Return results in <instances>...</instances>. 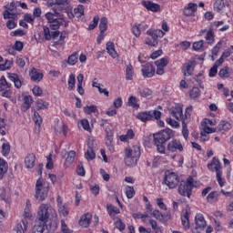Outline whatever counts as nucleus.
I'll return each mask as SVG.
<instances>
[{
    "label": "nucleus",
    "instance_id": "1",
    "mask_svg": "<svg viewBox=\"0 0 233 233\" xmlns=\"http://www.w3.org/2000/svg\"><path fill=\"white\" fill-rule=\"evenodd\" d=\"M51 221L50 230L57 228V211L48 204H42L38 208L36 222L46 225Z\"/></svg>",
    "mask_w": 233,
    "mask_h": 233
},
{
    "label": "nucleus",
    "instance_id": "2",
    "mask_svg": "<svg viewBox=\"0 0 233 233\" xmlns=\"http://www.w3.org/2000/svg\"><path fill=\"white\" fill-rule=\"evenodd\" d=\"M139 157H141V146L135 145L131 147H127L125 149V163L127 167H135L137 165L139 161Z\"/></svg>",
    "mask_w": 233,
    "mask_h": 233
},
{
    "label": "nucleus",
    "instance_id": "3",
    "mask_svg": "<svg viewBox=\"0 0 233 233\" xmlns=\"http://www.w3.org/2000/svg\"><path fill=\"white\" fill-rule=\"evenodd\" d=\"M35 192L36 199L45 201L48 198V192H50V184L43 178H38L35 183Z\"/></svg>",
    "mask_w": 233,
    "mask_h": 233
},
{
    "label": "nucleus",
    "instance_id": "4",
    "mask_svg": "<svg viewBox=\"0 0 233 233\" xmlns=\"http://www.w3.org/2000/svg\"><path fill=\"white\" fill-rule=\"evenodd\" d=\"M196 185H194V178L189 177L187 181H181L178 187V194L180 196H186L187 198H190L192 195V188H194Z\"/></svg>",
    "mask_w": 233,
    "mask_h": 233
},
{
    "label": "nucleus",
    "instance_id": "5",
    "mask_svg": "<svg viewBox=\"0 0 233 233\" xmlns=\"http://www.w3.org/2000/svg\"><path fill=\"white\" fill-rule=\"evenodd\" d=\"M153 137L154 141L158 143H167V141L174 137V131L169 128L164 129L157 134H154Z\"/></svg>",
    "mask_w": 233,
    "mask_h": 233
},
{
    "label": "nucleus",
    "instance_id": "6",
    "mask_svg": "<svg viewBox=\"0 0 233 233\" xmlns=\"http://www.w3.org/2000/svg\"><path fill=\"white\" fill-rule=\"evenodd\" d=\"M207 228V220L203 214L198 213L195 217V228L192 229L193 233H202Z\"/></svg>",
    "mask_w": 233,
    "mask_h": 233
},
{
    "label": "nucleus",
    "instance_id": "7",
    "mask_svg": "<svg viewBox=\"0 0 233 233\" xmlns=\"http://www.w3.org/2000/svg\"><path fill=\"white\" fill-rule=\"evenodd\" d=\"M164 183L168 188H176L179 185V177L174 172H167L166 173Z\"/></svg>",
    "mask_w": 233,
    "mask_h": 233
},
{
    "label": "nucleus",
    "instance_id": "8",
    "mask_svg": "<svg viewBox=\"0 0 233 233\" xmlns=\"http://www.w3.org/2000/svg\"><path fill=\"white\" fill-rule=\"evenodd\" d=\"M5 10L3 13L4 19H17V14L12 13L17 6L14 2H11L5 5Z\"/></svg>",
    "mask_w": 233,
    "mask_h": 233
},
{
    "label": "nucleus",
    "instance_id": "9",
    "mask_svg": "<svg viewBox=\"0 0 233 233\" xmlns=\"http://www.w3.org/2000/svg\"><path fill=\"white\" fill-rule=\"evenodd\" d=\"M190 214H192V211L188 207L182 210L181 223L185 230H188V228H190Z\"/></svg>",
    "mask_w": 233,
    "mask_h": 233
},
{
    "label": "nucleus",
    "instance_id": "10",
    "mask_svg": "<svg viewBox=\"0 0 233 233\" xmlns=\"http://www.w3.org/2000/svg\"><path fill=\"white\" fill-rule=\"evenodd\" d=\"M168 154H174V152H183V144L177 139H173L167 144Z\"/></svg>",
    "mask_w": 233,
    "mask_h": 233
},
{
    "label": "nucleus",
    "instance_id": "11",
    "mask_svg": "<svg viewBox=\"0 0 233 233\" xmlns=\"http://www.w3.org/2000/svg\"><path fill=\"white\" fill-rule=\"evenodd\" d=\"M203 34H206L204 39H206L208 45H214V43H216V35H214V30L212 28L202 29L200 31V35H203Z\"/></svg>",
    "mask_w": 233,
    "mask_h": 233
},
{
    "label": "nucleus",
    "instance_id": "12",
    "mask_svg": "<svg viewBox=\"0 0 233 233\" xmlns=\"http://www.w3.org/2000/svg\"><path fill=\"white\" fill-rule=\"evenodd\" d=\"M141 73L144 77H154L156 75V69L150 63H147L142 66Z\"/></svg>",
    "mask_w": 233,
    "mask_h": 233
},
{
    "label": "nucleus",
    "instance_id": "13",
    "mask_svg": "<svg viewBox=\"0 0 233 233\" xmlns=\"http://www.w3.org/2000/svg\"><path fill=\"white\" fill-rule=\"evenodd\" d=\"M208 168L210 172H216V174H220L221 172V163L219 162V158L214 157L211 160V163L208 164Z\"/></svg>",
    "mask_w": 233,
    "mask_h": 233
},
{
    "label": "nucleus",
    "instance_id": "14",
    "mask_svg": "<svg viewBox=\"0 0 233 233\" xmlns=\"http://www.w3.org/2000/svg\"><path fill=\"white\" fill-rule=\"evenodd\" d=\"M155 65L157 66L156 74L157 76H163V74H165V66L168 65V60L167 58H161L157 60Z\"/></svg>",
    "mask_w": 233,
    "mask_h": 233
},
{
    "label": "nucleus",
    "instance_id": "15",
    "mask_svg": "<svg viewBox=\"0 0 233 233\" xmlns=\"http://www.w3.org/2000/svg\"><path fill=\"white\" fill-rule=\"evenodd\" d=\"M171 116L175 117L177 121L185 120V116H183V107H181V105H176L171 109Z\"/></svg>",
    "mask_w": 233,
    "mask_h": 233
},
{
    "label": "nucleus",
    "instance_id": "16",
    "mask_svg": "<svg viewBox=\"0 0 233 233\" xmlns=\"http://www.w3.org/2000/svg\"><path fill=\"white\" fill-rule=\"evenodd\" d=\"M90 223H92V214L90 213L82 215L78 221V224L83 228H88V227H90Z\"/></svg>",
    "mask_w": 233,
    "mask_h": 233
},
{
    "label": "nucleus",
    "instance_id": "17",
    "mask_svg": "<svg viewBox=\"0 0 233 233\" xmlns=\"http://www.w3.org/2000/svg\"><path fill=\"white\" fill-rule=\"evenodd\" d=\"M43 34L44 37L46 41H50V39L59 37V31L50 32V27L44 25L43 26Z\"/></svg>",
    "mask_w": 233,
    "mask_h": 233
},
{
    "label": "nucleus",
    "instance_id": "18",
    "mask_svg": "<svg viewBox=\"0 0 233 233\" xmlns=\"http://www.w3.org/2000/svg\"><path fill=\"white\" fill-rule=\"evenodd\" d=\"M137 117L143 123H147V121H152V119H154L152 111L140 112L137 115Z\"/></svg>",
    "mask_w": 233,
    "mask_h": 233
},
{
    "label": "nucleus",
    "instance_id": "19",
    "mask_svg": "<svg viewBox=\"0 0 233 233\" xmlns=\"http://www.w3.org/2000/svg\"><path fill=\"white\" fill-rule=\"evenodd\" d=\"M106 50L107 54H109V56L113 57V59L118 57L117 51H116V45L114 44V42H107L106 44Z\"/></svg>",
    "mask_w": 233,
    "mask_h": 233
},
{
    "label": "nucleus",
    "instance_id": "20",
    "mask_svg": "<svg viewBox=\"0 0 233 233\" xmlns=\"http://www.w3.org/2000/svg\"><path fill=\"white\" fill-rule=\"evenodd\" d=\"M152 218L158 219L159 221H163V219H170V212H167L166 214L160 213L158 209H154L151 212Z\"/></svg>",
    "mask_w": 233,
    "mask_h": 233
},
{
    "label": "nucleus",
    "instance_id": "21",
    "mask_svg": "<svg viewBox=\"0 0 233 233\" xmlns=\"http://www.w3.org/2000/svg\"><path fill=\"white\" fill-rule=\"evenodd\" d=\"M147 35H150V37H152V39H156V41H157L158 37L165 36V32H163L161 29H148L147 31Z\"/></svg>",
    "mask_w": 233,
    "mask_h": 233
},
{
    "label": "nucleus",
    "instance_id": "22",
    "mask_svg": "<svg viewBox=\"0 0 233 233\" xmlns=\"http://www.w3.org/2000/svg\"><path fill=\"white\" fill-rule=\"evenodd\" d=\"M63 25H66V21L62 17H58L56 20L53 21V23L49 24V28L57 32L56 30H59V27L63 26Z\"/></svg>",
    "mask_w": 233,
    "mask_h": 233
},
{
    "label": "nucleus",
    "instance_id": "23",
    "mask_svg": "<svg viewBox=\"0 0 233 233\" xmlns=\"http://www.w3.org/2000/svg\"><path fill=\"white\" fill-rule=\"evenodd\" d=\"M182 72H183L184 76H192V72H194V62L189 61V62L186 63L182 66Z\"/></svg>",
    "mask_w": 233,
    "mask_h": 233
},
{
    "label": "nucleus",
    "instance_id": "24",
    "mask_svg": "<svg viewBox=\"0 0 233 233\" xmlns=\"http://www.w3.org/2000/svg\"><path fill=\"white\" fill-rule=\"evenodd\" d=\"M25 165L26 168H33L35 166V155L34 153L25 157Z\"/></svg>",
    "mask_w": 233,
    "mask_h": 233
},
{
    "label": "nucleus",
    "instance_id": "25",
    "mask_svg": "<svg viewBox=\"0 0 233 233\" xmlns=\"http://www.w3.org/2000/svg\"><path fill=\"white\" fill-rule=\"evenodd\" d=\"M33 103H34V98L32 97V96H25L24 102L21 106L22 111L26 112V110H28L30 106H32Z\"/></svg>",
    "mask_w": 233,
    "mask_h": 233
},
{
    "label": "nucleus",
    "instance_id": "26",
    "mask_svg": "<svg viewBox=\"0 0 233 233\" xmlns=\"http://www.w3.org/2000/svg\"><path fill=\"white\" fill-rule=\"evenodd\" d=\"M155 143V147H157V152H158V154H164V156H169L168 154V146H167V147H165V143L163 142H157V141H154Z\"/></svg>",
    "mask_w": 233,
    "mask_h": 233
},
{
    "label": "nucleus",
    "instance_id": "27",
    "mask_svg": "<svg viewBox=\"0 0 233 233\" xmlns=\"http://www.w3.org/2000/svg\"><path fill=\"white\" fill-rule=\"evenodd\" d=\"M196 10H198V4L189 3L187 6L184 9V15H194Z\"/></svg>",
    "mask_w": 233,
    "mask_h": 233
},
{
    "label": "nucleus",
    "instance_id": "28",
    "mask_svg": "<svg viewBox=\"0 0 233 233\" xmlns=\"http://www.w3.org/2000/svg\"><path fill=\"white\" fill-rule=\"evenodd\" d=\"M142 5L147 8V10H150L151 12H159L160 6L157 4H154L150 1H143Z\"/></svg>",
    "mask_w": 233,
    "mask_h": 233
},
{
    "label": "nucleus",
    "instance_id": "29",
    "mask_svg": "<svg viewBox=\"0 0 233 233\" xmlns=\"http://www.w3.org/2000/svg\"><path fill=\"white\" fill-rule=\"evenodd\" d=\"M134 137H136L134 130L129 129L125 135L119 137V140L122 141V143H127V141H130V139H134Z\"/></svg>",
    "mask_w": 233,
    "mask_h": 233
},
{
    "label": "nucleus",
    "instance_id": "30",
    "mask_svg": "<svg viewBox=\"0 0 233 233\" xmlns=\"http://www.w3.org/2000/svg\"><path fill=\"white\" fill-rule=\"evenodd\" d=\"M6 172H8V163L4 158H0V179L5 177Z\"/></svg>",
    "mask_w": 233,
    "mask_h": 233
},
{
    "label": "nucleus",
    "instance_id": "31",
    "mask_svg": "<svg viewBox=\"0 0 233 233\" xmlns=\"http://www.w3.org/2000/svg\"><path fill=\"white\" fill-rule=\"evenodd\" d=\"M107 213L109 214L110 218H113V219L117 216V214H120L119 208H116V206L112 204L106 205Z\"/></svg>",
    "mask_w": 233,
    "mask_h": 233
},
{
    "label": "nucleus",
    "instance_id": "32",
    "mask_svg": "<svg viewBox=\"0 0 233 233\" xmlns=\"http://www.w3.org/2000/svg\"><path fill=\"white\" fill-rule=\"evenodd\" d=\"M8 77L10 81H13L16 88H21V86H23V84L21 83V79L19 78V76L17 74L11 73L8 75Z\"/></svg>",
    "mask_w": 233,
    "mask_h": 233
},
{
    "label": "nucleus",
    "instance_id": "33",
    "mask_svg": "<svg viewBox=\"0 0 233 233\" xmlns=\"http://www.w3.org/2000/svg\"><path fill=\"white\" fill-rule=\"evenodd\" d=\"M28 228V223L26 221H22L16 224L15 231L16 233H25Z\"/></svg>",
    "mask_w": 233,
    "mask_h": 233
},
{
    "label": "nucleus",
    "instance_id": "34",
    "mask_svg": "<svg viewBox=\"0 0 233 233\" xmlns=\"http://www.w3.org/2000/svg\"><path fill=\"white\" fill-rule=\"evenodd\" d=\"M30 77L32 81H41L43 79V73H39L37 69L33 68L30 72Z\"/></svg>",
    "mask_w": 233,
    "mask_h": 233
},
{
    "label": "nucleus",
    "instance_id": "35",
    "mask_svg": "<svg viewBox=\"0 0 233 233\" xmlns=\"http://www.w3.org/2000/svg\"><path fill=\"white\" fill-rule=\"evenodd\" d=\"M76 159V151L71 150L67 153V157L66 158V162H65V166L66 167H70V165H72V163H74Z\"/></svg>",
    "mask_w": 233,
    "mask_h": 233
},
{
    "label": "nucleus",
    "instance_id": "36",
    "mask_svg": "<svg viewBox=\"0 0 233 233\" xmlns=\"http://www.w3.org/2000/svg\"><path fill=\"white\" fill-rule=\"evenodd\" d=\"M45 228H46V224L35 221L32 233H44Z\"/></svg>",
    "mask_w": 233,
    "mask_h": 233
},
{
    "label": "nucleus",
    "instance_id": "37",
    "mask_svg": "<svg viewBox=\"0 0 233 233\" xmlns=\"http://www.w3.org/2000/svg\"><path fill=\"white\" fill-rule=\"evenodd\" d=\"M106 30H108V19L106 17H102L99 23V32L105 34Z\"/></svg>",
    "mask_w": 233,
    "mask_h": 233
},
{
    "label": "nucleus",
    "instance_id": "38",
    "mask_svg": "<svg viewBox=\"0 0 233 233\" xmlns=\"http://www.w3.org/2000/svg\"><path fill=\"white\" fill-rule=\"evenodd\" d=\"M230 128H232V126L227 121H221L218 126L219 132H227L228 130H230Z\"/></svg>",
    "mask_w": 233,
    "mask_h": 233
},
{
    "label": "nucleus",
    "instance_id": "39",
    "mask_svg": "<svg viewBox=\"0 0 233 233\" xmlns=\"http://www.w3.org/2000/svg\"><path fill=\"white\" fill-rule=\"evenodd\" d=\"M35 106L37 110H46V108L50 106V104L43 99H38L35 103Z\"/></svg>",
    "mask_w": 233,
    "mask_h": 233
},
{
    "label": "nucleus",
    "instance_id": "40",
    "mask_svg": "<svg viewBox=\"0 0 233 233\" xmlns=\"http://www.w3.org/2000/svg\"><path fill=\"white\" fill-rule=\"evenodd\" d=\"M152 89L148 87L138 88V95L140 97H149V96H152Z\"/></svg>",
    "mask_w": 233,
    "mask_h": 233
},
{
    "label": "nucleus",
    "instance_id": "41",
    "mask_svg": "<svg viewBox=\"0 0 233 233\" xmlns=\"http://www.w3.org/2000/svg\"><path fill=\"white\" fill-rule=\"evenodd\" d=\"M79 59V54L77 52L73 53L71 56H69L67 59V65H70V66H74L77 63Z\"/></svg>",
    "mask_w": 233,
    "mask_h": 233
},
{
    "label": "nucleus",
    "instance_id": "42",
    "mask_svg": "<svg viewBox=\"0 0 233 233\" xmlns=\"http://www.w3.org/2000/svg\"><path fill=\"white\" fill-rule=\"evenodd\" d=\"M125 193L127 199H132V198L136 196V189H134V187L132 186H126Z\"/></svg>",
    "mask_w": 233,
    "mask_h": 233
},
{
    "label": "nucleus",
    "instance_id": "43",
    "mask_svg": "<svg viewBox=\"0 0 233 233\" xmlns=\"http://www.w3.org/2000/svg\"><path fill=\"white\" fill-rule=\"evenodd\" d=\"M133 77H134V67H132V65H127L126 68V79L127 81H132Z\"/></svg>",
    "mask_w": 233,
    "mask_h": 233
},
{
    "label": "nucleus",
    "instance_id": "44",
    "mask_svg": "<svg viewBox=\"0 0 233 233\" xmlns=\"http://www.w3.org/2000/svg\"><path fill=\"white\" fill-rule=\"evenodd\" d=\"M84 112L87 116H90L92 114H96V112H97V106H94V105L86 106H84Z\"/></svg>",
    "mask_w": 233,
    "mask_h": 233
},
{
    "label": "nucleus",
    "instance_id": "45",
    "mask_svg": "<svg viewBox=\"0 0 233 233\" xmlns=\"http://www.w3.org/2000/svg\"><path fill=\"white\" fill-rule=\"evenodd\" d=\"M58 211L60 216H64V218H66V216H67L68 213L70 212L68 208L60 202H58Z\"/></svg>",
    "mask_w": 233,
    "mask_h": 233
},
{
    "label": "nucleus",
    "instance_id": "46",
    "mask_svg": "<svg viewBox=\"0 0 233 233\" xmlns=\"http://www.w3.org/2000/svg\"><path fill=\"white\" fill-rule=\"evenodd\" d=\"M67 85H68V90H74L76 88V75L71 74L69 76Z\"/></svg>",
    "mask_w": 233,
    "mask_h": 233
},
{
    "label": "nucleus",
    "instance_id": "47",
    "mask_svg": "<svg viewBox=\"0 0 233 233\" xmlns=\"http://www.w3.org/2000/svg\"><path fill=\"white\" fill-rule=\"evenodd\" d=\"M10 88V84L6 81V78L5 76H2L0 78V92H3L5 90H8Z\"/></svg>",
    "mask_w": 233,
    "mask_h": 233
},
{
    "label": "nucleus",
    "instance_id": "48",
    "mask_svg": "<svg viewBox=\"0 0 233 233\" xmlns=\"http://www.w3.org/2000/svg\"><path fill=\"white\" fill-rule=\"evenodd\" d=\"M149 223H150L152 229L154 230L155 233H163V228L157 227V222L156 220L150 219Z\"/></svg>",
    "mask_w": 233,
    "mask_h": 233
},
{
    "label": "nucleus",
    "instance_id": "49",
    "mask_svg": "<svg viewBox=\"0 0 233 233\" xmlns=\"http://www.w3.org/2000/svg\"><path fill=\"white\" fill-rule=\"evenodd\" d=\"M225 8V2L223 0H217L214 3V10L215 12H221Z\"/></svg>",
    "mask_w": 233,
    "mask_h": 233
},
{
    "label": "nucleus",
    "instance_id": "50",
    "mask_svg": "<svg viewBox=\"0 0 233 233\" xmlns=\"http://www.w3.org/2000/svg\"><path fill=\"white\" fill-rule=\"evenodd\" d=\"M128 106H132V108H139V104H137V97L131 96L128 98Z\"/></svg>",
    "mask_w": 233,
    "mask_h": 233
},
{
    "label": "nucleus",
    "instance_id": "51",
    "mask_svg": "<svg viewBox=\"0 0 233 233\" xmlns=\"http://www.w3.org/2000/svg\"><path fill=\"white\" fill-rule=\"evenodd\" d=\"M86 159L87 161H92V159L96 158V153L94 152V149L92 147H88L86 154H85Z\"/></svg>",
    "mask_w": 233,
    "mask_h": 233
},
{
    "label": "nucleus",
    "instance_id": "52",
    "mask_svg": "<svg viewBox=\"0 0 233 233\" xmlns=\"http://www.w3.org/2000/svg\"><path fill=\"white\" fill-rule=\"evenodd\" d=\"M113 219L115 221V226L116 228H118V230H120V231L125 230L126 226H125V223H123V221H121V218H114Z\"/></svg>",
    "mask_w": 233,
    "mask_h": 233
},
{
    "label": "nucleus",
    "instance_id": "53",
    "mask_svg": "<svg viewBox=\"0 0 233 233\" xmlns=\"http://www.w3.org/2000/svg\"><path fill=\"white\" fill-rule=\"evenodd\" d=\"M45 17H46V19H47V22L49 23V25L51 23H53L54 21L59 19V17L57 16V14H53V13H50V12L46 13L45 15Z\"/></svg>",
    "mask_w": 233,
    "mask_h": 233
},
{
    "label": "nucleus",
    "instance_id": "54",
    "mask_svg": "<svg viewBox=\"0 0 233 233\" xmlns=\"http://www.w3.org/2000/svg\"><path fill=\"white\" fill-rule=\"evenodd\" d=\"M80 125L86 132H92V128H90V122H88V119L84 118L80 120Z\"/></svg>",
    "mask_w": 233,
    "mask_h": 233
},
{
    "label": "nucleus",
    "instance_id": "55",
    "mask_svg": "<svg viewBox=\"0 0 233 233\" xmlns=\"http://www.w3.org/2000/svg\"><path fill=\"white\" fill-rule=\"evenodd\" d=\"M9 19L6 22V27L8 28V30H14V28H15L17 26V22L15 21V19L17 18H7Z\"/></svg>",
    "mask_w": 233,
    "mask_h": 233
},
{
    "label": "nucleus",
    "instance_id": "56",
    "mask_svg": "<svg viewBox=\"0 0 233 233\" xmlns=\"http://www.w3.org/2000/svg\"><path fill=\"white\" fill-rule=\"evenodd\" d=\"M191 99H198L201 96V91L198 87H193L189 93Z\"/></svg>",
    "mask_w": 233,
    "mask_h": 233
},
{
    "label": "nucleus",
    "instance_id": "57",
    "mask_svg": "<svg viewBox=\"0 0 233 233\" xmlns=\"http://www.w3.org/2000/svg\"><path fill=\"white\" fill-rule=\"evenodd\" d=\"M203 45H205V41L199 40L193 43V50L196 52H199V50H203Z\"/></svg>",
    "mask_w": 233,
    "mask_h": 233
},
{
    "label": "nucleus",
    "instance_id": "58",
    "mask_svg": "<svg viewBox=\"0 0 233 233\" xmlns=\"http://www.w3.org/2000/svg\"><path fill=\"white\" fill-rule=\"evenodd\" d=\"M8 154H10V143L6 142L2 145V155L6 157Z\"/></svg>",
    "mask_w": 233,
    "mask_h": 233
},
{
    "label": "nucleus",
    "instance_id": "59",
    "mask_svg": "<svg viewBox=\"0 0 233 233\" xmlns=\"http://www.w3.org/2000/svg\"><path fill=\"white\" fill-rule=\"evenodd\" d=\"M74 14L76 17H81V15H84L85 14V7L82 5H79L74 9Z\"/></svg>",
    "mask_w": 233,
    "mask_h": 233
},
{
    "label": "nucleus",
    "instance_id": "60",
    "mask_svg": "<svg viewBox=\"0 0 233 233\" xmlns=\"http://www.w3.org/2000/svg\"><path fill=\"white\" fill-rule=\"evenodd\" d=\"M201 127H202L203 132L206 134H214V132H216L214 128L210 127V126L208 125H206L205 122L201 123Z\"/></svg>",
    "mask_w": 233,
    "mask_h": 233
},
{
    "label": "nucleus",
    "instance_id": "61",
    "mask_svg": "<svg viewBox=\"0 0 233 233\" xmlns=\"http://www.w3.org/2000/svg\"><path fill=\"white\" fill-rule=\"evenodd\" d=\"M12 60H5V64H0V70H9V68H12Z\"/></svg>",
    "mask_w": 233,
    "mask_h": 233
},
{
    "label": "nucleus",
    "instance_id": "62",
    "mask_svg": "<svg viewBox=\"0 0 233 233\" xmlns=\"http://www.w3.org/2000/svg\"><path fill=\"white\" fill-rule=\"evenodd\" d=\"M61 232L63 233H72V229L68 228V225H66V222L65 220H61Z\"/></svg>",
    "mask_w": 233,
    "mask_h": 233
},
{
    "label": "nucleus",
    "instance_id": "63",
    "mask_svg": "<svg viewBox=\"0 0 233 233\" xmlns=\"http://www.w3.org/2000/svg\"><path fill=\"white\" fill-rule=\"evenodd\" d=\"M145 44L147 45L148 46H157L158 41L153 38L147 37L145 39Z\"/></svg>",
    "mask_w": 233,
    "mask_h": 233
},
{
    "label": "nucleus",
    "instance_id": "64",
    "mask_svg": "<svg viewBox=\"0 0 233 233\" xmlns=\"http://www.w3.org/2000/svg\"><path fill=\"white\" fill-rule=\"evenodd\" d=\"M156 203L161 210H167V205H165V202H163V198H157L156 199Z\"/></svg>",
    "mask_w": 233,
    "mask_h": 233
}]
</instances>
